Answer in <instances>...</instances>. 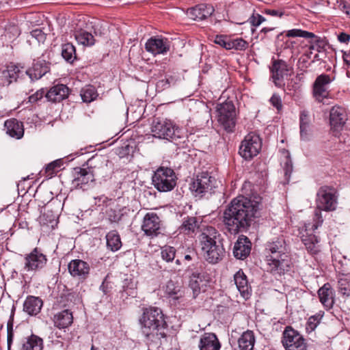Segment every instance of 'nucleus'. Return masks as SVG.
<instances>
[{
  "label": "nucleus",
  "instance_id": "obj_1",
  "mask_svg": "<svg viewBox=\"0 0 350 350\" xmlns=\"http://www.w3.org/2000/svg\"><path fill=\"white\" fill-rule=\"evenodd\" d=\"M260 202L238 196L233 198L223 213L222 222L230 234L246 232L258 217Z\"/></svg>",
  "mask_w": 350,
  "mask_h": 350
},
{
  "label": "nucleus",
  "instance_id": "obj_2",
  "mask_svg": "<svg viewBox=\"0 0 350 350\" xmlns=\"http://www.w3.org/2000/svg\"><path fill=\"white\" fill-rule=\"evenodd\" d=\"M338 190L333 186L323 185L320 187L317 193L316 204L317 210L315 216L317 222L311 224L305 223L299 228V235L306 248L312 254H316L319 252V239L314 234V231L321 226L323 221L321 211L330 212L336 208L338 203Z\"/></svg>",
  "mask_w": 350,
  "mask_h": 350
},
{
  "label": "nucleus",
  "instance_id": "obj_3",
  "mask_svg": "<svg viewBox=\"0 0 350 350\" xmlns=\"http://www.w3.org/2000/svg\"><path fill=\"white\" fill-rule=\"evenodd\" d=\"M162 310L157 307H148L143 310L139 319L141 334L148 345H161V340L167 338L168 325Z\"/></svg>",
  "mask_w": 350,
  "mask_h": 350
},
{
  "label": "nucleus",
  "instance_id": "obj_4",
  "mask_svg": "<svg viewBox=\"0 0 350 350\" xmlns=\"http://www.w3.org/2000/svg\"><path fill=\"white\" fill-rule=\"evenodd\" d=\"M105 163L100 167L96 166L74 167L72 171V185L76 189L88 191L95 185L96 176L105 179L109 178L110 176L107 165L109 161L105 160Z\"/></svg>",
  "mask_w": 350,
  "mask_h": 350
},
{
  "label": "nucleus",
  "instance_id": "obj_5",
  "mask_svg": "<svg viewBox=\"0 0 350 350\" xmlns=\"http://www.w3.org/2000/svg\"><path fill=\"white\" fill-rule=\"evenodd\" d=\"M219 236V232L213 226H208L200 235L202 250L206 254L208 262H219L226 256L223 244L220 241H217Z\"/></svg>",
  "mask_w": 350,
  "mask_h": 350
},
{
  "label": "nucleus",
  "instance_id": "obj_6",
  "mask_svg": "<svg viewBox=\"0 0 350 350\" xmlns=\"http://www.w3.org/2000/svg\"><path fill=\"white\" fill-rule=\"evenodd\" d=\"M151 131L154 137L166 139L177 146L185 142L186 135L183 129L171 120L155 118Z\"/></svg>",
  "mask_w": 350,
  "mask_h": 350
},
{
  "label": "nucleus",
  "instance_id": "obj_7",
  "mask_svg": "<svg viewBox=\"0 0 350 350\" xmlns=\"http://www.w3.org/2000/svg\"><path fill=\"white\" fill-rule=\"evenodd\" d=\"M35 200L38 201V206L40 212V224L54 229L58 224L59 216L62 209L61 201L57 198H51L46 203L40 198Z\"/></svg>",
  "mask_w": 350,
  "mask_h": 350
},
{
  "label": "nucleus",
  "instance_id": "obj_8",
  "mask_svg": "<svg viewBox=\"0 0 350 350\" xmlns=\"http://www.w3.org/2000/svg\"><path fill=\"white\" fill-rule=\"evenodd\" d=\"M217 120L224 130L232 133L234 132L237 121L235 106L232 100L218 103L216 107Z\"/></svg>",
  "mask_w": 350,
  "mask_h": 350
},
{
  "label": "nucleus",
  "instance_id": "obj_9",
  "mask_svg": "<svg viewBox=\"0 0 350 350\" xmlns=\"http://www.w3.org/2000/svg\"><path fill=\"white\" fill-rule=\"evenodd\" d=\"M178 177L174 170L168 167L160 166L153 174L152 185L159 192L173 190L177 184Z\"/></svg>",
  "mask_w": 350,
  "mask_h": 350
},
{
  "label": "nucleus",
  "instance_id": "obj_10",
  "mask_svg": "<svg viewBox=\"0 0 350 350\" xmlns=\"http://www.w3.org/2000/svg\"><path fill=\"white\" fill-rule=\"evenodd\" d=\"M262 145L260 135L254 132H250L241 142L239 154L244 160L250 161L260 152Z\"/></svg>",
  "mask_w": 350,
  "mask_h": 350
},
{
  "label": "nucleus",
  "instance_id": "obj_11",
  "mask_svg": "<svg viewBox=\"0 0 350 350\" xmlns=\"http://www.w3.org/2000/svg\"><path fill=\"white\" fill-rule=\"evenodd\" d=\"M282 342L286 350H307L303 336L291 326L283 332Z\"/></svg>",
  "mask_w": 350,
  "mask_h": 350
},
{
  "label": "nucleus",
  "instance_id": "obj_12",
  "mask_svg": "<svg viewBox=\"0 0 350 350\" xmlns=\"http://www.w3.org/2000/svg\"><path fill=\"white\" fill-rule=\"evenodd\" d=\"M215 179L207 172H202L193 178L189 185V189L195 196L202 197L209 190L212 189L213 182Z\"/></svg>",
  "mask_w": 350,
  "mask_h": 350
},
{
  "label": "nucleus",
  "instance_id": "obj_13",
  "mask_svg": "<svg viewBox=\"0 0 350 350\" xmlns=\"http://www.w3.org/2000/svg\"><path fill=\"white\" fill-rule=\"evenodd\" d=\"M292 68L283 59H275L274 57L271 59V66H270V72L274 85L279 88H284V79L288 75V71Z\"/></svg>",
  "mask_w": 350,
  "mask_h": 350
},
{
  "label": "nucleus",
  "instance_id": "obj_14",
  "mask_svg": "<svg viewBox=\"0 0 350 350\" xmlns=\"http://www.w3.org/2000/svg\"><path fill=\"white\" fill-rule=\"evenodd\" d=\"M51 62L45 59V54H42L36 59H33L31 66L25 70V73L31 81H36L50 72Z\"/></svg>",
  "mask_w": 350,
  "mask_h": 350
},
{
  "label": "nucleus",
  "instance_id": "obj_15",
  "mask_svg": "<svg viewBox=\"0 0 350 350\" xmlns=\"http://www.w3.org/2000/svg\"><path fill=\"white\" fill-rule=\"evenodd\" d=\"M211 280V275L206 271H193L190 275L189 281V286L193 291V297L196 298L201 291H205Z\"/></svg>",
  "mask_w": 350,
  "mask_h": 350
},
{
  "label": "nucleus",
  "instance_id": "obj_16",
  "mask_svg": "<svg viewBox=\"0 0 350 350\" xmlns=\"http://www.w3.org/2000/svg\"><path fill=\"white\" fill-rule=\"evenodd\" d=\"M171 42L162 36H152L145 44V49L154 56L165 55L170 50Z\"/></svg>",
  "mask_w": 350,
  "mask_h": 350
},
{
  "label": "nucleus",
  "instance_id": "obj_17",
  "mask_svg": "<svg viewBox=\"0 0 350 350\" xmlns=\"http://www.w3.org/2000/svg\"><path fill=\"white\" fill-rule=\"evenodd\" d=\"M142 230L146 236L152 238L161 234V220L156 213L148 212L144 215Z\"/></svg>",
  "mask_w": 350,
  "mask_h": 350
},
{
  "label": "nucleus",
  "instance_id": "obj_18",
  "mask_svg": "<svg viewBox=\"0 0 350 350\" xmlns=\"http://www.w3.org/2000/svg\"><path fill=\"white\" fill-rule=\"evenodd\" d=\"M334 77H331L329 75L323 73L319 75L313 85L312 94L316 100L322 102L325 98H327L329 92L327 90L326 85L332 83Z\"/></svg>",
  "mask_w": 350,
  "mask_h": 350
},
{
  "label": "nucleus",
  "instance_id": "obj_19",
  "mask_svg": "<svg viewBox=\"0 0 350 350\" xmlns=\"http://www.w3.org/2000/svg\"><path fill=\"white\" fill-rule=\"evenodd\" d=\"M282 242H284L283 240H277L267 245L266 248L269 254L266 256L267 260H271V262H284L288 260V255Z\"/></svg>",
  "mask_w": 350,
  "mask_h": 350
},
{
  "label": "nucleus",
  "instance_id": "obj_20",
  "mask_svg": "<svg viewBox=\"0 0 350 350\" xmlns=\"http://www.w3.org/2000/svg\"><path fill=\"white\" fill-rule=\"evenodd\" d=\"M215 12L213 6L206 3H200L187 10L188 17L193 21H204L210 17Z\"/></svg>",
  "mask_w": 350,
  "mask_h": 350
},
{
  "label": "nucleus",
  "instance_id": "obj_21",
  "mask_svg": "<svg viewBox=\"0 0 350 350\" xmlns=\"http://www.w3.org/2000/svg\"><path fill=\"white\" fill-rule=\"evenodd\" d=\"M347 120V113L345 108L339 106L332 107L329 113V123L332 129L340 131Z\"/></svg>",
  "mask_w": 350,
  "mask_h": 350
},
{
  "label": "nucleus",
  "instance_id": "obj_22",
  "mask_svg": "<svg viewBox=\"0 0 350 350\" xmlns=\"http://www.w3.org/2000/svg\"><path fill=\"white\" fill-rule=\"evenodd\" d=\"M70 89L66 85L58 83L54 85L46 93V98L53 103L60 102L68 97Z\"/></svg>",
  "mask_w": 350,
  "mask_h": 350
},
{
  "label": "nucleus",
  "instance_id": "obj_23",
  "mask_svg": "<svg viewBox=\"0 0 350 350\" xmlns=\"http://www.w3.org/2000/svg\"><path fill=\"white\" fill-rule=\"evenodd\" d=\"M55 251L51 255L42 248L36 247L33 249L30 253L25 255V262H46L49 260V257L51 258L52 261L56 260Z\"/></svg>",
  "mask_w": 350,
  "mask_h": 350
},
{
  "label": "nucleus",
  "instance_id": "obj_24",
  "mask_svg": "<svg viewBox=\"0 0 350 350\" xmlns=\"http://www.w3.org/2000/svg\"><path fill=\"white\" fill-rule=\"evenodd\" d=\"M318 296L321 303L326 310L331 309L334 304V290L329 283L327 282L318 290Z\"/></svg>",
  "mask_w": 350,
  "mask_h": 350
},
{
  "label": "nucleus",
  "instance_id": "obj_25",
  "mask_svg": "<svg viewBox=\"0 0 350 350\" xmlns=\"http://www.w3.org/2000/svg\"><path fill=\"white\" fill-rule=\"evenodd\" d=\"M18 66L13 62L6 64L1 70V76L3 85H9L14 81H16L21 73Z\"/></svg>",
  "mask_w": 350,
  "mask_h": 350
},
{
  "label": "nucleus",
  "instance_id": "obj_26",
  "mask_svg": "<svg viewBox=\"0 0 350 350\" xmlns=\"http://www.w3.org/2000/svg\"><path fill=\"white\" fill-rule=\"evenodd\" d=\"M198 347L200 350H220L221 343L215 334L206 332L201 336Z\"/></svg>",
  "mask_w": 350,
  "mask_h": 350
},
{
  "label": "nucleus",
  "instance_id": "obj_27",
  "mask_svg": "<svg viewBox=\"0 0 350 350\" xmlns=\"http://www.w3.org/2000/svg\"><path fill=\"white\" fill-rule=\"evenodd\" d=\"M234 280L242 297L245 300L249 299L252 295V290L243 271L239 270L234 274Z\"/></svg>",
  "mask_w": 350,
  "mask_h": 350
},
{
  "label": "nucleus",
  "instance_id": "obj_28",
  "mask_svg": "<svg viewBox=\"0 0 350 350\" xmlns=\"http://www.w3.org/2000/svg\"><path fill=\"white\" fill-rule=\"evenodd\" d=\"M6 133L11 137L19 139L23 137L24 126L23 123L16 118H10L4 122Z\"/></svg>",
  "mask_w": 350,
  "mask_h": 350
},
{
  "label": "nucleus",
  "instance_id": "obj_29",
  "mask_svg": "<svg viewBox=\"0 0 350 350\" xmlns=\"http://www.w3.org/2000/svg\"><path fill=\"white\" fill-rule=\"evenodd\" d=\"M252 243L247 237L239 238L235 243L233 254L236 258L243 260L250 254Z\"/></svg>",
  "mask_w": 350,
  "mask_h": 350
},
{
  "label": "nucleus",
  "instance_id": "obj_30",
  "mask_svg": "<svg viewBox=\"0 0 350 350\" xmlns=\"http://www.w3.org/2000/svg\"><path fill=\"white\" fill-rule=\"evenodd\" d=\"M52 320L55 327L59 329H65L70 327L73 322L72 313L65 309L55 314Z\"/></svg>",
  "mask_w": 350,
  "mask_h": 350
},
{
  "label": "nucleus",
  "instance_id": "obj_31",
  "mask_svg": "<svg viewBox=\"0 0 350 350\" xmlns=\"http://www.w3.org/2000/svg\"><path fill=\"white\" fill-rule=\"evenodd\" d=\"M42 306L43 301L40 297L29 295L23 303V311L30 316H36L40 313Z\"/></svg>",
  "mask_w": 350,
  "mask_h": 350
},
{
  "label": "nucleus",
  "instance_id": "obj_32",
  "mask_svg": "<svg viewBox=\"0 0 350 350\" xmlns=\"http://www.w3.org/2000/svg\"><path fill=\"white\" fill-rule=\"evenodd\" d=\"M198 227V220L196 217L187 216L183 218V222L178 230L180 234L191 235L195 233L196 230Z\"/></svg>",
  "mask_w": 350,
  "mask_h": 350
},
{
  "label": "nucleus",
  "instance_id": "obj_33",
  "mask_svg": "<svg viewBox=\"0 0 350 350\" xmlns=\"http://www.w3.org/2000/svg\"><path fill=\"white\" fill-rule=\"evenodd\" d=\"M239 350H253L255 343L254 334L251 330L244 332L238 339Z\"/></svg>",
  "mask_w": 350,
  "mask_h": 350
},
{
  "label": "nucleus",
  "instance_id": "obj_34",
  "mask_svg": "<svg viewBox=\"0 0 350 350\" xmlns=\"http://www.w3.org/2000/svg\"><path fill=\"white\" fill-rule=\"evenodd\" d=\"M137 148L136 142L133 139L126 140L116 148V153L120 158L133 156Z\"/></svg>",
  "mask_w": 350,
  "mask_h": 350
},
{
  "label": "nucleus",
  "instance_id": "obj_35",
  "mask_svg": "<svg viewBox=\"0 0 350 350\" xmlns=\"http://www.w3.org/2000/svg\"><path fill=\"white\" fill-rule=\"evenodd\" d=\"M70 275L80 280L85 279L90 272L89 264H68Z\"/></svg>",
  "mask_w": 350,
  "mask_h": 350
},
{
  "label": "nucleus",
  "instance_id": "obj_36",
  "mask_svg": "<svg viewBox=\"0 0 350 350\" xmlns=\"http://www.w3.org/2000/svg\"><path fill=\"white\" fill-rule=\"evenodd\" d=\"M74 35L77 42L85 46H92L96 43L94 36L85 29H77Z\"/></svg>",
  "mask_w": 350,
  "mask_h": 350
},
{
  "label": "nucleus",
  "instance_id": "obj_37",
  "mask_svg": "<svg viewBox=\"0 0 350 350\" xmlns=\"http://www.w3.org/2000/svg\"><path fill=\"white\" fill-rule=\"evenodd\" d=\"M64 164V162L63 159H56L47 164L44 167V170H42L40 173H42L46 178H51L62 170Z\"/></svg>",
  "mask_w": 350,
  "mask_h": 350
},
{
  "label": "nucleus",
  "instance_id": "obj_38",
  "mask_svg": "<svg viewBox=\"0 0 350 350\" xmlns=\"http://www.w3.org/2000/svg\"><path fill=\"white\" fill-rule=\"evenodd\" d=\"M107 247L112 252L119 250L122 247V241L119 232L116 230L108 232L105 236Z\"/></svg>",
  "mask_w": 350,
  "mask_h": 350
},
{
  "label": "nucleus",
  "instance_id": "obj_39",
  "mask_svg": "<svg viewBox=\"0 0 350 350\" xmlns=\"http://www.w3.org/2000/svg\"><path fill=\"white\" fill-rule=\"evenodd\" d=\"M43 340L40 337L31 334L25 338L20 350H42Z\"/></svg>",
  "mask_w": 350,
  "mask_h": 350
},
{
  "label": "nucleus",
  "instance_id": "obj_40",
  "mask_svg": "<svg viewBox=\"0 0 350 350\" xmlns=\"http://www.w3.org/2000/svg\"><path fill=\"white\" fill-rule=\"evenodd\" d=\"M284 33H285L286 38L300 37L308 38V36H311L310 31L301 29H292L288 31H284L278 34L275 40L276 44H280V41H283V38H284Z\"/></svg>",
  "mask_w": 350,
  "mask_h": 350
},
{
  "label": "nucleus",
  "instance_id": "obj_41",
  "mask_svg": "<svg viewBox=\"0 0 350 350\" xmlns=\"http://www.w3.org/2000/svg\"><path fill=\"white\" fill-rule=\"evenodd\" d=\"M62 56L69 64H73L77 59L75 46L70 42L62 44Z\"/></svg>",
  "mask_w": 350,
  "mask_h": 350
},
{
  "label": "nucleus",
  "instance_id": "obj_42",
  "mask_svg": "<svg viewBox=\"0 0 350 350\" xmlns=\"http://www.w3.org/2000/svg\"><path fill=\"white\" fill-rule=\"evenodd\" d=\"M311 36H308V43L313 44L318 53H323L327 51L329 45L328 40L325 37H321L310 31Z\"/></svg>",
  "mask_w": 350,
  "mask_h": 350
},
{
  "label": "nucleus",
  "instance_id": "obj_43",
  "mask_svg": "<svg viewBox=\"0 0 350 350\" xmlns=\"http://www.w3.org/2000/svg\"><path fill=\"white\" fill-rule=\"evenodd\" d=\"M122 208L118 204H112L105 211V215L110 223H118L123 217Z\"/></svg>",
  "mask_w": 350,
  "mask_h": 350
},
{
  "label": "nucleus",
  "instance_id": "obj_44",
  "mask_svg": "<svg viewBox=\"0 0 350 350\" xmlns=\"http://www.w3.org/2000/svg\"><path fill=\"white\" fill-rule=\"evenodd\" d=\"M338 291L343 297H350V275L349 274L338 275Z\"/></svg>",
  "mask_w": 350,
  "mask_h": 350
},
{
  "label": "nucleus",
  "instance_id": "obj_45",
  "mask_svg": "<svg viewBox=\"0 0 350 350\" xmlns=\"http://www.w3.org/2000/svg\"><path fill=\"white\" fill-rule=\"evenodd\" d=\"M165 293L168 297L174 300H178L183 296L180 286L172 280L168 281L166 284Z\"/></svg>",
  "mask_w": 350,
  "mask_h": 350
},
{
  "label": "nucleus",
  "instance_id": "obj_46",
  "mask_svg": "<svg viewBox=\"0 0 350 350\" xmlns=\"http://www.w3.org/2000/svg\"><path fill=\"white\" fill-rule=\"evenodd\" d=\"M137 282L133 277L126 278L123 281L122 284V297H135L137 295Z\"/></svg>",
  "mask_w": 350,
  "mask_h": 350
},
{
  "label": "nucleus",
  "instance_id": "obj_47",
  "mask_svg": "<svg viewBox=\"0 0 350 350\" xmlns=\"http://www.w3.org/2000/svg\"><path fill=\"white\" fill-rule=\"evenodd\" d=\"M80 95L83 102L91 103L98 97V94L94 86L88 85L81 89Z\"/></svg>",
  "mask_w": 350,
  "mask_h": 350
},
{
  "label": "nucleus",
  "instance_id": "obj_48",
  "mask_svg": "<svg viewBox=\"0 0 350 350\" xmlns=\"http://www.w3.org/2000/svg\"><path fill=\"white\" fill-rule=\"evenodd\" d=\"M267 265L268 267L266 268V270L273 275L284 274L285 271H287V268L289 267L288 264H267Z\"/></svg>",
  "mask_w": 350,
  "mask_h": 350
},
{
  "label": "nucleus",
  "instance_id": "obj_49",
  "mask_svg": "<svg viewBox=\"0 0 350 350\" xmlns=\"http://www.w3.org/2000/svg\"><path fill=\"white\" fill-rule=\"evenodd\" d=\"M323 316V313L319 312L311 316L308 319L306 327L308 332H312L316 329L317 325L319 324Z\"/></svg>",
  "mask_w": 350,
  "mask_h": 350
},
{
  "label": "nucleus",
  "instance_id": "obj_50",
  "mask_svg": "<svg viewBox=\"0 0 350 350\" xmlns=\"http://www.w3.org/2000/svg\"><path fill=\"white\" fill-rule=\"evenodd\" d=\"M229 50L245 51L248 47V42L242 38L230 39Z\"/></svg>",
  "mask_w": 350,
  "mask_h": 350
},
{
  "label": "nucleus",
  "instance_id": "obj_51",
  "mask_svg": "<svg viewBox=\"0 0 350 350\" xmlns=\"http://www.w3.org/2000/svg\"><path fill=\"white\" fill-rule=\"evenodd\" d=\"M161 256L163 260L170 262L176 258V248L170 245H165L161 249Z\"/></svg>",
  "mask_w": 350,
  "mask_h": 350
},
{
  "label": "nucleus",
  "instance_id": "obj_52",
  "mask_svg": "<svg viewBox=\"0 0 350 350\" xmlns=\"http://www.w3.org/2000/svg\"><path fill=\"white\" fill-rule=\"evenodd\" d=\"M270 105L276 109L277 113L280 114L283 110V103L281 96L278 93H273L269 100Z\"/></svg>",
  "mask_w": 350,
  "mask_h": 350
},
{
  "label": "nucleus",
  "instance_id": "obj_53",
  "mask_svg": "<svg viewBox=\"0 0 350 350\" xmlns=\"http://www.w3.org/2000/svg\"><path fill=\"white\" fill-rule=\"evenodd\" d=\"M301 88V84L294 79L288 80L286 85H284V88H282L286 94H291L299 91Z\"/></svg>",
  "mask_w": 350,
  "mask_h": 350
},
{
  "label": "nucleus",
  "instance_id": "obj_54",
  "mask_svg": "<svg viewBox=\"0 0 350 350\" xmlns=\"http://www.w3.org/2000/svg\"><path fill=\"white\" fill-rule=\"evenodd\" d=\"M214 42L216 44L221 46L224 49L229 50L230 39L228 38L227 36L223 34L217 35L215 37Z\"/></svg>",
  "mask_w": 350,
  "mask_h": 350
},
{
  "label": "nucleus",
  "instance_id": "obj_55",
  "mask_svg": "<svg viewBox=\"0 0 350 350\" xmlns=\"http://www.w3.org/2000/svg\"><path fill=\"white\" fill-rule=\"evenodd\" d=\"M284 185L288 184L293 172V163L290 159H287L284 166Z\"/></svg>",
  "mask_w": 350,
  "mask_h": 350
},
{
  "label": "nucleus",
  "instance_id": "obj_56",
  "mask_svg": "<svg viewBox=\"0 0 350 350\" xmlns=\"http://www.w3.org/2000/svg\"><path fill=\"white\" fill-rule=\"evenodd\" d=\"M94 200L95 205H96L97 206H105L106 207H108L113 202L112 199L109 198L105 195H101L100 196L95 197Z\"/></svg>",
  "mask_w": 350,
  "mask_h": 350
},
{
  "label": "nucleus",
  "instance_id": "obj_57",
  "mask_svg": "<svg viewBox=\"0 0 350 350\" xmlns=\"http://www.w3.org/2000/svg\"><path fill=\"white\" fill-rule=\"evenodd\" d=\"M46 92L44 88L38 90L34 94L29 96V102L32 104L37 103L38 101L40 100L44 97V96H46Z\"/></svg>",
  "mask_w": 350,
  "mask_h": 350
},
{
  "label": "nucleus",
  "instance_id": "obj_58",
  "mask_svg": "<svg viewBox=\"0 0 350 350\" xmlns=\"http://www.w3.org/2000/svg\"><path fill=\"white\" fill-rule=\"evenodd\" d=\"M7 343L8 349H10L11 345L13 341L14 332H13V320L10 319L7 324Z\"/></svg>",
  "mask_w": 350,
  "mask_h": 350
},
{
  "label": "nucleus",
  "instance_id": "obj_59",
  "mask_svg": "<svg viewBox=\"0 0 350 350\" xmlns=\"http://www.w3.org/2000/svg\"><path fill=\"white\" fill-rule=\"evenodd\" d=\"M33 38L38 40V42L43 43L46 38V34L41 29H35L31 31Z\"/></svg>",
  "mask_w": 350,
  "mask_h": 350
},
{
  "label": "nucleus",
  "instance_id": "obj_60",
  "mask_svg": "<svg viewBox=\"0 0 350 350\" xmlns=\"http://www.w3.org/2000/svg\"><path fill=\"white\" fill-rule=\"evenodd\" d=\"M184 254V261L196 260V258L198 256V254L193 248L185 247Z\"/></svg>",
  "mask_w": 350,
  "mask_h": 350
},
{
  "label": "nucleus",
  "instance_id": "obj_61",
  "mask_svg": "<svg viewBox=\"0 0 350 350\" xmlns=\"http://www.w3.org/2000/svg\"><path fill=\"white\" fill-rule=\"evenodd\" d=\"M300 137L302 140H308L310 133V125L299 124Z\"/></svg>",
  "mask_w": 350,
  "mask_h": 350
},
{
  "label": "nucleus",
  "instance_id": "obj_62",
  "mask_svg": "<svg viewBox=\"0 0 350 350\" xmlns=\"http://www.w3.org/2000/svg\"><path fill=\"white\" fill-rule=\"evenodd\" d=\"M310 120L308 112L305 110L301 111L299 114V124L310 125Z\"/></svg>",
  "mask_w": 350,
  "mask_h": 350
},
{
  "label": "nucleus",
  "instance_id": "obj_63",
  "mask_svg": "<svg viewBox=\"0 0 350 350\" xmlns=\"http://www.w3.org/2000/svg\"><path fill=\"white\" fill-rule=\"evenodd\" d=\"M264 13L272 16H278L281 18L284 16V12L282 10H271V9H266L264 11Z\"/></svg>",
  "mask_w": 350,
  "mask_h": 350
},
{
  "label": "nucleus",
  "instance_id": "obj_64",
  "mask_svg": "<svg viewBox=\"0 0 350 350\" xmlns=\"http://www.w3.org/2000/svg\"><path fill=\"white\" fill-rule=\"evenodd\" d=\"M184 250L185 247H178V249H176V258H175V262H181L184 261Z\"/></svg>",
  "mask_w": 350,
  "mask_h": 350
}]
</instances>
